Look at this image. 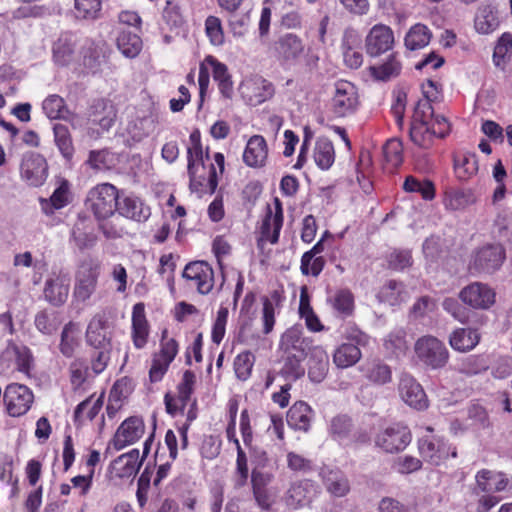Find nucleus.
Segmentation results:
<instances>
[{"label":"nucleus","instance_id":"1","mask_svg":"<svg viewBox=\"0 0 512 512\" xmlns=\"http://www.w3.org/2000/svg\"><path fill=\"white\" fill-rule=\"evenodd\" d=\"M120 190L113 184L104 182L92 187L86 198L87 209L96 220L111 218L117 210Z\"/></svg>","mask_w":512,"mask_h":512},{"label":"nucleus","instance_id":"2","mask_svg":"<svg viewBox=\"0 0 512 512\" xmlns=\"http://www.w3.org/2000/svg\"><path fill=\"white\" fill-rule=\"evenodd\" d=\"M101 269V261L94 256L89 255L79 262L73 288V297L77 302L84 303L95 293Z\"/></svg>","mask_w":512,"mask_h":512},{"label":"nucleus","instance_id":"3","mask_svg":"<svg viewBox=\"0 0 512 512\" xmlns=\"http://www.w3.org/2000/svg\"><path fill=\"white\" fill-rule=\"evenodd\" d=\"M427 434L418 439V451L423 460L433 466H439L450 457H457V448L444 437L435 435L434 428L425 426Z\"/></svg>","mask_w":512,"mask_h":512},{"label":"nucleus","instance_id":"4","mask_svg":"<svg viewBox=\"0 0 512 512\" xmlns=\"http://www.w3.org/2000/svg\"><path fill=\"white\" fill-rule=\"evenodd\" d=\"M418 360L426 367L437 370L446 366L449 361V351L437 337L424 335L417 339L414 345Z\"/></svg>","mask_w":512,"mask_h":512},{"label":"nucleus","instance_id":"5","mask_svg":"<svg viewBox=\"0 0 512 512\" xmlns=\"http://www.w3.org/2000/svg\"><path fill=\"white\" fill-rule=\"evenodd\" d=\"M411 441V430L402 422H394L381 428L374 438L375 446L383 452L390 454L405 450Z\"/></svg>","mask_w":512,"mask_h":512},{"label":"nucleus","instance_id":"6","mask_svg":"<svg viewBox=\"0 0 512 512\" xmlns=\"http://www.w3.org/2000/svg\"><path fill=\"white\" fill-rule=\"evenodd\" d=\"M284 223V212L282 202L279 198L274 199V210L267 206V211L261 220L257 246L263 248L266 243L275 245L279 242L280 232Z\"/></svg>","mask_w":512,"mask_h":512},{"label":"nucleus","instance_id":"7","mask_svg":"<svg viewBox=\"0 0 512 512\" xmlns=\"http://www.w3.org/2000/svg\"><path fill=\"white\" fill-rule=\"evenodd\" d=\"M3 403L9 416L21 417L32 408L34 393L24 384L10 383L4 389Z\"/></svg>","mask_w":512,"mask_h":512},{"label":"nucleus","instance_id":"8","mask_svg":"<svg viewBox=\"0 0 512 512\" xmlns=\"http://www.w3.org/2000/svg\"><path fill=\"white\" fill-rule=\"evenodd\" d=\"M359 106V95L354 84L346 80L335 83V92L330 102V109L337 118L352 115Z\"/></svg>","mask_w":512,"mask_h":512},{"label":"nucleus","instance_id":"9","mask_svg":"<svg viewBox=\"0 0 512 512\" xmlns=\"http://www.w3.org/2000/svg\"><path fill=\"white\" fill-rule=\"evenodd\" d=\"M505 258L502 244H487L474 253L469 270L471 273H493L502 266Z\"/></svg>","mask_w":512,"mask_h":512},{"label":"nucleus","instance_id":"10","mask_svg":"<svg viewBox=\"0 0 512 512\" xmlns=\"http://www.w3.org/2000/svg\"><path fill=\"white\" fill-rule=\"evenodd\" d=\"M189 175V188L193 193L202 197L206 194L212 195L218 186V172L214 164L208 168L202 164L187 165Z\"/></svg>","mask_w":512,"mask_h":512},{"label":"nucleus","instance_id":"11","mask_svg":"<svg viewBox=\"0 0 512 512\" xmlns=\"http://www.w3.org/2000/svg\"><path fill=\"white\" fill-rule=\"evenodd\" d=\"M187 285L201 295L209 294L214 287V270L206 261L188 263L182 273Z\"/></svg>","mask_w":512,"mask_h":512},{"label":"nucleus","instance_id":"12","mask_svg":"<svg viewBox=\"0 0 512 512\" xmlns=\"http://www.w3.org/2000/svg\"><path fill=\"white\" fill-rule=\"evenodd\" d=\"M459 298L475 310H488L496 302V292L488 284L473 282L461 289Z\"/></svg>","mask_w":512,"mask_h":512},{"label":"nucleus","instance_id":"13","mask_svg":"<svg viewBox=\"0 0 512 512\" xmlns=\"http://www.w3.org/2000/svg\"><path fill=\"white\" fill-rule=\"evenodd\" d=\"M196 382L195 373L191 370L184 371L180 383L177 385V395L173 396L166 393L164 403L168 414L175 416L177 413H183L194 392Z\"/></svg>","mask_w":512,"mask_h":512},{"label":"nucleus","instance_id":"14","mask_svg":"<svg viewBox=\"0 0 512 512\" xmlns=\"http://www.w3.org/2000/svg\"><path fill=\"white\" fill-rule=\"evenodd\" d=\"M313 339L303 336L301 326H292L288 328L280 338L279 352L282 355L295 354L297 357L306 358L308 352L311 351Z\"/></svg>","mask_w":512,"mask_h":512},{"label":"nucleus","instance_id":"15","mask_svg":"<svg viewBox=\"0 0 512 512\" xmlns=\"http://www.w3.org/2000/svg\"><path fill=\"white\" fill-rule=\"evenodd\" d=\"M117 206L116 212L120 216L138 223L146 222L151 216L149 205L141 197L133 193L127 194L121 191Z\"/></svg>","mask_w":512,"mask_h":512},{"label":"nucleus","instance_id":"16","mask_svg":"<svg viewBox=\"0 0 512 512\" xmlns=\"http://www.w3.org/2000/svg\"><path fill=\"white\" fill-rule=\"evenodd\" d=\"M145 424L142 418L131 416L117 428L110 445L117 451L137 442L144 434Z\"/></svg>","mask_w":512,"mask_h":512},{"label":"nucleus","instance_id":"17","mask_svg":"<svg viewBox=\"0 0 512 512\" xmlns=\"http://www.w3.org/2000/svg\"><path fill=\"white\" fill-rule=\"evenodd\" d=\"M303 52L302 39L293 33L280 36L272 45V53L281 64L295 63Z\"/></svg>","mask_w":512,"mask_h":512},{"label":"nucleus","instance_id":"18","mask_svg":"<svg viewBox=\"0 0 512 512\" xmlns=\"http://www.w3.org/2000/svg\"><path fill=\"white\" fill-rule=\"evenodd\" d=\"M393 44V30L384 24L374 25L365 38L366 53L371 57H377L386 53L392 49Z\"/></svg>","mask_w":512,"mask_h":512},{"label":"nucleus","instance_id":"19","mask_svg":"<svg viewBox=\"0 0 512 512\" xmlns=\"http://www.w3.org/2000/svg\"><path fill=\"white\" fill-rule=\"evenodd\" d=\"M48 165L46 159L38 153L24 155L20 172L21 177L31 186H41L47 178Z\"/></svg>","mask_w":512,"mask_h":512},{"label":"nucleus","instance_id":"20","mask_svg":"<svg viewBox=\"0 0 512 512\" xmlns=\"http://www.w3.org/2000/svg\"><path fill=\"white\" fill-rule=\"evenodd\" d=\"M318 493L317 484L310 479L297 480L291 483L286 492V503L294 509L309 506Z\"/></svg>","mask_w":512,"mask_h":512},{"label":"nucleus","instance_id":"21","mask_svg":"<svg viewBox=\"0 0 512 512\" xmlns=\"http://www.w3.org/2000/svg\"><path fill=\"white\" fill-rule=\"evenodd\" d=\"M151 327L145 313V305L142 302L136 303L132 309L131 316V341L133 346L144 349L150 339Z\"/></svg>","mask_w":512,"mask_h":512},{"label":"nucleus","instance_id":"22","mask_svg":"<svg viewBox=\"0 0 512 512\" xmlns=\"http://www.w3.org/2000/svg\"><path fill=\"white\" fill-rule=\"evenodd\" d=\"M399 394L401 399L416 410H425L428 399L420 383L410 375H403L399 381Z\"/></svg>","mask_w":512,"mask_h":512},{"label":"nucleus","instance_id":"23","mask_svg":"<svg viewBox=\"0 0 512 512\" xmlns=\"http://www.w3.org/2000/svg\"><path fill=\"white\" fill-rule=\"evenodd\" d=\"M86 343L94 349H112L111 333L108 332V323L103 316H94L86 329Z\"/></svg>","mask_w":512,"mask_h":512},{"label":"nucleus","instance_id":"24","mask_svg":"<svg viewBox=\"0 0 512 512\" xmlns=\"http://www.w3.org/2000/svg\"><path fill=\"white\" fill-rule=\"evenodd\" d=\"M509 485V479L503 472H494L489 469H481L475 475V487L472 493L502 492Z\"/></svg>","mask_w":512,"mask_h":512},{"label":"nucleus","instance_id":"25","mask_svg":"<svg viewBox=\"0 0 512 512\" xmlns=\"http://www.w3.org/2000/svg\"><path fill=\"white\" fill-rule=\"evenodd\" d=\"M88 120L99 125L103 130H109L117 117V109L114 104L106 99H95L88 108Z\"/></svg>","mask_w":512,"mask_h":512},{"label":"nucleus","instance_id":"26","mask_svg":"<svg viewBox=\"0 0 512 512\" xmlns=\"http://www.w3.org/2000/svg\"><path fill=\"white\" fill-rule=\"evenodd\" d=\"M139 450L132 449L127 453L118 456L112 461L109 472L112 478H130L135 476L141 466Z\"/></svg>","mask_w":512,"mask_h":512},{"label":"nucleus","instance_id":"27","mask_svg":"<svg viewBox=\"0 0 512 512\" xmlns=\"http://www.w3.org/2000/svg\"><path fill=\"white\" fill-rule=\"evenodd\" d=\"M243 162L251 168L265 166L268 158V146L262 135H253L247 141L243 152Z\"/></svg>","mask_w":512,"mask_h":512},{"label":"nucleus","instance_id":"28","mask_svg":"<svg viewBox=\"0 0 512 512\" xmlns=\"http://www.w3.org/2000/svg\"><path fill=\"white\" fill-rule=\"evenodd\" d=\"M241 93L250 105L256 106L274 95V86L270 81L260 78L244 83Z\"/></svg>","mask_w":512,"mask_h":512},{"label":"nucleus","instance_id":"29","mask_svg":"<svg viewBox=\"0 0 512 512\" xmlns=\"http://www.w3.org/2000/svg\"><path fill=\"white\" fill-rule=\"evenodd\" d=\"M69 291V280L65 276L57 275L46 280L43 295L47 302L58 307L67 301Z\"/></svg>","mask_w":512,"mask_h":512},{"label":"nucleus","instance_id":"30","mask_svg":"<svg viewBox=\"0 0 512 512\" xmlns=\"http://www.w3.org/2000/svg\"><path fill=\"white\" fill-rule=\"evenodd\" d=\"M329 371V356L321 346H314L309 352L308 376L315 383L322 382Z\"/></svg>","mask_w":512,"mask_h":512},{"label":"nucleus","instance_id":"31","mask_svg":"<svg viewBox=\"0 0 512 512\" xmlns=\"http://www.w3.org/2000/svg\"><path fill=\"white\" fill-rule=\"evenodd\" d=\"M360 39L354 30H346L342 38L343 59L347 67L358 69L363 63L360 51Z\"/></svg>","mask_w":512,"mask_h":512},{"label":"nucleus","instance_id":"32","mask_svg":"<svg viewBox=\"0 0 512 512\" xmlns=\"http://www.w3.org/2000/svg\"><path fill=\"white\" fill-rule=\"evenodd\" d=\"M4 354L11 355L14 358L15 369L18 372L27 377H31L35 365V358L32 350L28 346L11 342L8 344Z\"/></svg>","mask_w":512,"mask_h":512},{"label":"nucleus","instance_id":"33","mask_svg":"<svg viewBox=\"0 0 512 512\" xmlns=\"http://www.w3.org/2000/svg\"><path fill=\"white\" fill-rule=\"evenodd\" d=\"M312 414L313 411L306 402H295L287 412V424L294 430L307 432L311 426Z\"/></svg>","mask_w":512,"mask_h":512},{"label":"nucleus","instance_id":"34","mask_svg":"<svg viewBox=\"0 0 512 512\" xmlns=\"http://www.w3.org/2000/svg\"><path fill=\"white\" fill-rule=\"evenodd\" d=\"M354 424L346 414H339L330 420L328 432L331 438L340 444H348L353 441Z\"/></svg>","mask_w":512,"mask_h":512},{"label":"nucleus","instance_id":"35","mask_svg":"<svg viewBox=\"0 0 512 512\" xmlns=\"http://www.w3.org/2000/svg\"><path fill=\"white\" fill-rule=\"evenodd\" d=\"M481 336L477 329L457 328L449 336L450 346L459 352H468L480 342Z\"/></svg>","mask_w":512,"mask_h":512},{"label":"nucleus","instance_id":"36","mask_svg":"<svg viewBox=\"0 0 512 512\" xmlns=\"http://www.w3.org/2000/svg\"><path fill=\"white\" fill-rule=\"evenodd\" d=\"M500 26L496 7L491 4L481 5L474 19V27L478 33L490 34Z\"/></svg>","mask_w":512,"mask_h":512},{"label":"nucleus","instance_id":"37","mask_svg":"<svg viewBox=\"0 0 512 512\" xmlns=\"http://www.w3.org/2000/svg\"><path fill=\"white\" fill-rule=\"evenodd\" d=\"M383 347L391 356H404L409 348L406 330L399 327L390 331L383 340Z\"/></svg>","mask_w":512,"mask_h":512},{"label":"nucleus","instance_id":"38","mask_svg":"<svg viewBox=\"0 0 512 512\" xmlns=\"http://www.w3.org/2000/svg\"><path fill=\"white\" fill-rule=\"evenodd\" d=\"M70 185L67 180H62L53 191L49 200H42V209L45 214L52 215L55 210L64 208L70 203Z\"/></svg>","mask_w":512,"mask_h":512},{"label":"nucleus","instance_id":"39","mask_svg":"<svg viewBox=\"0 0 512 512\" xmlns=\"http://www.w3.org/2000/svg\"><path fill=\"white\" fill-rule=\"evenodd\" d=\"M431 38V30L426 25L417 23L406 33L404 44L408 50L415 51L426 47L430 43Z\"/></svg>","mask_w":512,"mask_h":512},{"label":"nucleus","instance_id":"40","mask_svg":"<svg viewBox=\"0 0 512 512\" xmlns=\"http://www.w3.org/2000/svg\"><path fill=\"white\" fill-rule=\"evenodd\" d=\"M323 483L326 490L334 497H344L350 492V482L339 470H330L325 473Z\"/></svg>","mask_w":512,"mask_h":512},{"label":"nucleus","instance_id":"41","mask_svg":"<svg viewBox=\"0 0 512 512\" xmlns=\"http://www.w3.org/2000/svg\"><path fill=\"white\" fill-rule=\"evenodd\" d=\"M313 158L321 170H328L335 161L334 145L328 138H319L314 147Z\"/></svg>","mask_w":512,"mask_h":512},{"label":"nucleus","instance_id":"42","mask_svg":"<svg viewBox=\"0 0 512 512\" xmlns=\"http://www.w3.org/2000/svg\"><path fill=\"white\" fill-rule=\"evenodd\" d=\"M402 188L407 193L420 194L425 201H432L436 196V188L431 180H420L413 175H409L405 178Z\"/></svg>","mask_w":512,"mask_h":512},{"label":"nucleus","instance_id":"43","mask_svg":"<svg viewBox=\"0 0 512 512\" xmlns=\"http://www.w3.org/2000/svg\"><path fill=\"white\" fill-rule=\"evenodd\" d=\"M384 169L395 172L403 163V145L398 139H390L383 146Z\"/></svg>","mask_w":512,"mask_h":512},{"label":"nucleus","instance_id":"44","mask_svg":"<svg viewBox=\"0 0 512 512\" xmlns=\"http://www.w3.org/2000/svg\"><path fill=\"white\" fill-rule=\"evenodd\" d=\"M410 140L420 148L429 149L436 138L431 123L411 122L409 129Z\"/></svg>","mask_w":512,"mask_h":512},{"label":"nucleus","instance_id":"45","mask_svg":"<svg viewBox=\"0 0 512 512\" xmlns=\"http://www.w3.org/2000/svg\"><path fill=\"white\" fill-rule=\"evenodd\" d=\"M282 300V295L279 291L275 290L270 294V297H263L262 299V332L265 335L273 331L276 318H275V305H279Z\"/></svg>","mask_w":512,"mask_h":512},{"label":"nucleus","instance_id":"46","mask_svg":"<svg viewBox=\"0 0 512 512\" xmlns=\"http://www.w3.org/2000/svg\"><path fill=\"white\" fill-rule=\"evenodd\" d=\"M361 350L357 345L343 343L333 353V362L338 368H348L361 359Z\"/></svg>","mask_w":512,"mask_h":512},{"label":"nucleus","instance_id":"47","mask_svg":"<svg viewBox=\"0 0 512 512\" xmlns=\"http://www.w3.org/2000/svg\"><path fill=\"white\" fill-rule=\"evenodd\" d=\"M362 371L369 381L378 385H384L392 380V370L390 366L380 360H373L366 363L362 367Z\"/></svg>","mask_w":512,"mask_h":512},{"label":"nucleus","instance_id":"48","mask_svg":"<svg viewBox=\"0 0 512 512\" xmlns=\"http://www.w3.org/2000/svg\"><path fill=\"white\" fill-rule=\"evenodd\" d=\"M474 202L473 194L461 189H449L444 192L443 205L446 210L459 211Z\"/></svg>","mask_w":512,"mask_h":512},{"label":"nucleus","instance_id":"49","mask_svg":"<svg viewBox=\"0 0 512 512\" xmlns=\"http://www.w3.org/2000/svg\"><path fill=\"white\" fill-rule=\"evenodd\" d=\"M142 39L136 33L123 30L117 37V47L127 58H135L142 50Z\"/></svg>","mask_w":512,"mask_h":512},{"label":"nucleus","instance_id":"50","mask_svg":"<svg viewBox=\"0 0 512 512\" xmlns=\"http://www.w3.org/2000/svg\"><path fill=\"white\" fill-rule=\"evenodd\" d=\"M132 390V380L130 378L125 376L116 380L109 392L107 405L108 414H110L111 409L119 408L122 401L131 394Z\"/></svg>","mask_w":512,"mask_h":512},{"label":"nucleus","instance_id":"51","mask_svg":"<svg viewBox=\"0 0 512 512\" xmlns=\"http://www.w3.org/2000/svg\"><path fill=\"white\" fill-rule=\"evenodd\" d=\"M34 325L43 335H52L61 325L59 313L48 309L40 310L34 317Z\"/></svg>","mask_w":512,"mask_h":512},{"label":"nucleus","instance_id":"52","mask_svg":"<svg viewBox=\"0 0 512 512\" xmlns=\"http://www.w3.org/2000/svg\"><path fill=\"white\" fill-rule=\"evenodd\" d=\"M162 20L170 30L179 29L185 24L183 7L178 0L166 1Z\"/></svg>","mask_w":512,"mask_h":512},{"label":"nucleus","instance_id":"53","mask_svg":"<svg viewBox=\"0 0 512 512\" xmlns=\"http://www.w3.org/2000/svg\"><path fill=\"white\" fill-rule=\"evenodd\" d=\"M402 70V64L398 59L397 53H392L387 60L377 66L370 67L371 75L382 81H387L392 77H397Z\"/></svg>","mask_w":512,"mask_h":512},{"label":"nucleus","instance_id":"54","mask_svg":"<svg viewBox=\"0 0 512 512\" xmlns=\"http://www.w3.org/2000/svg\"><path fill=\"white\" fill-rule=\"evenodd\" d=\"M54 141L61 155L66 160H71L74 156L75 148L69 128L64 124H55L53 127Z\"/></svg>","mask_w":512,"mask_h":512},{"label":"nucleus","instance_id":"55","mask_svg":"<svg viewBox=\"0 0 512 512\" xmlns=\"http://www.w3.org/2000/svg\"><path fill=\"white\" fill-rule=\"evenodd\" d=\"M305 359L306 358L303 357H297L295 354L292 356L280 354V361L282 363L280 374L287 380L291 381H296L303 377L305 374L303 361Z\"/></svg>","mask_w":512,"mask_h":512},{"label":"nucleus","instance_id":"56","mask_svg":"<svg viewBox=\"0 0 512 512\" xmlns=\"http://www.w3.org/2000/svg\"><path fill=\"white\" fill-rule=\"evenodd\" d=\"M490 235L498 244L512 241L511 219L507 213H499L494 219Z\"/></svg>","mask_w":512,"mask_h":512},{"label":"nucleus","instance_id":"57","mask_svg":"<svg viewBox=\"0 0 512 512\" xmlns=\"http://www.w3.org/2000/svg\"><path fill=\"white\" fill-rule=\"evenodd\" d=\"M255 361V355L249 350L239 353L234 358L233 369L239 381L245 382L251 377Z\"/></svg>","mask_w":512,"mask_h":512},{"label":"nucleus","instance_id":"58","mask_svg":"<svg viewBox=\"0 0 512 512\" xmlns=\"http://www.w3.org/2000/svg\"><path fill=\"white\" fill-rule=\"evenodd\" d=\"M86 164L95 171H107L114 168L116 159L114 153L108 149L91 150Z\"/></svg>","mask_w":512,"mask_h":512},{"label":"nucleus","instance_id":"59","mask_svg":"<svg viewBox=\"0 0 512 512\" xmlns=\"http://www.w3.org/2000/svg\"><path fill=\"white\" fill-rule=\"evenodd\" d=\"M454 170L461 181L471 179L478 172V160L475 154H464L455 159Z\"/></svg>","mask_w":512,"mask_h":512},{"label":"nucleus","instance_id":"60","mask_svg":"<svg viewBox=\"0 0 512 512\" xmlns=\"http://www.w3.org/2000/svg\"><path fill=\"white\" fill-rule=\"evenodd\" d=\"M43 112L49 119H65L69 114L64 99L52 94L45 98L42 104Z\"/></svg>","mask_w":512,"mask_h":512},{"label":"nucleus","instance_id":"61","mask_svg":"<svg viewBox=\"0 0 512 512\" xmlns=\"http://www.w3.org/2000/svg\"><path fill=\"white\" fill-rule=\"evenodd\" d=\"M74 9L77 18L96 20L101 16L102 0H74Z\"/></svg>","mask_w":512,"mask_h":512},{"label":"nucleus","instance_id":"62","mask_svg":"<svg viewBox=\"0 0 512 512\" xmlns=\"http://www.w3.org/2000/svg\"><path fill=\"white\" fill-rule=\"evenodd\" d=\"M331 306L343 316H350L354 310V295L349 289H340L330 298Z\"/></svg>","mask_w":512,"mask_h":512},{"label":"nucleus","instance_id":"63","mask_svg":"<svg viewBox=\"0 0 512 512\" xmlns=\"http://www.w3.org/2000/svg\"><path fill=\"white\" fill-rule=\"evenodd\" d=\"M205 34L213 46H222L225 43V34L222 21L219 17L209 15L205 19Z\"/></svg>","mask_w":512,"mask_h":512},{"label":"nucleus","instance_id":"64","mask_svg":"<svg viewBox=\"0 0 512 512\" xmlns=\"http://www.w3.org/2000/svg\"><path fill=\"white\" fill-rule=\"evenodd\" d=\"M91 398L92 397L85 399L76 406L74 411L75 422H82L84 419L92 421L99 414L103 405L102 398H98L93 403L91 402Z\"/></svg>","mask_w":512,"mask_h":512}]
</instances>
